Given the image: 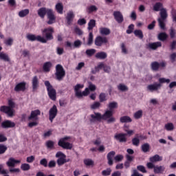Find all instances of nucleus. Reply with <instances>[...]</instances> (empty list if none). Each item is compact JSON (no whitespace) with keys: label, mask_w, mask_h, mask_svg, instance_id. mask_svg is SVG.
I'll list each match as a JSON object with an SVG mask.
<instances>
[{"label":"nucleus","mask_w":176,"mask_h":176,"mask_svg":"<svg viewBox=\"0 0 176 176\" xmlns=\"http://www.w3.org/2000/svg\"><path fill=\"white\" fill-rule=\"evenodd\" d=\"M97 10H98V8L96 6H90L87 8L88 13H93V12H97Z\"/></svg>","instance_id":"41"},{"label":"nucleus","mask_w":176,"mask_h":176,"mask_svg":"<svg viewBox=\"0 0 176 176\" xmlns=\"http://www.w3.org/2000/svg\"><path fill=\"white\" fill-rule=\"evenodd\" d=\"M170 50H175L176 48V41H173L170 44Z\"/></svg>","instance_id":"64"},{"label":"nucleus","mask_w":176,"mask_h":176,"mask_svg":"<svg viewBox=\"0 0 176 176\" xmlns=\"http://www.w3.org/2000/svg\"><path fill=\"white\" fill-rule=\"evenodd\" d=\"M142 115H143L142 110H138V111L134 113L133 118L136 120H138V119H141V118H142Z\"/></svg>","instance_id":"34"},{"label":"nucleus","mask_w":176,"mask_h":176,"mask_svg":"<svg viewBox=\"0 0 176 176\" xmlns=\"http://www.w3.org/2000/svg\"><path fill=\"white\" fill-rule=\"evenodd\" d=\"M0 60H3L6 63L10 62V58H9V55L4 52H0Z\"/></svg>","instance_id":"29"},{"label":"nucleus","mask_w":176,"mask_h":176,"mask_svg":"<svg viewBox=\"0 0 176 176\" xmlns=\"http://www.w3.org/2000/svg\"><path fill=\"white\" fill-rule=\"evenodd\" d=\"M55 9L57 13H58L59 14H63L64 10V6H63L62 3H58L55 6Z\"/></svg>","instance_id":"27"},{"label":"nucleus","mask_w":176,"mask_h":176,"mask_svg":"<svg viewBox=\"0 0 176 176\" xmlns=\"http://www.w3.org/2000/svg\"><path fill=\"white\" fill-rule=\"evenodd\" d=\"M158 81V85H160L161 86H162V85H163V83H170V79L165 78H160Z\"/></svg>","instance_id":"43"},{"label":"nucleus","mask_w":176,"mask_h":176,"mask_svg":"<svg viewBox=\"0 0 176 176\" xmlns=\"http://www.w3.org/2000/svg\"><path fill=\"white\" fill-rule=\"evenodd\" d=\"M56 80L61 81L64 79L65 76V70L63 65L58 64L56 66V72H55Z\"/></svg>","instance_id":"7"},{"label":"nucleus","mask_w":176,"mask_h":176,"mask_svg":"<svg viewBox=\"0 0 176 176\" xmlns=\"http://www.w3.org/2000/svg\"><path fill=\"white\" fill-rule=\"evenodd\" d=\"M63 157H60L57 160V164L59 166H63V164H65L67 163V159H65L66 156L65 155H63Z\"/></svg>","instance_id":"31"},{"label":"nucleus","mask_w":176,"mask_h":176,"mask_svg":"<svg viewBox=\"0 0 176 176\" xmlns=\"http://www.w3.org/2000/svg\"><path fill=\"white\" fill-rule=\"evenodd\" d=\"M27 83L25 82H21L18 83L14 87V91H25V86Z\"/></svg>","instance_id":"19"},{"label":"nucleus","mask_w":176,"mask_h":176,"mask_svg":"<svg viewBox=\"0 0 176 176\" xmlns=\"http://www.w3.org/2000/svg\"><path fill=\"white\" fill-rule=\"evenodd\" d=\"M109 110H107L106 112H110V116L109 118H111V116H113V109H116L118 108V102H111L108 104Z\"/></svg>","instance_id":"15"},{"label":"nucleus","mask_w":176,"mask_h":176,"mask_svg":"<svg viewBox=\"0 0 176 176\" xmlns=\"http://www.w3.org/2000/svg\"><path fill=\"white\" fill-rule=\"evenodd\" d=\"M157 47H162V43L160 41L155 43H150L148 44V48L151 49L152 50H156Z\"/></svg>","instance_id":"23"},{"label":"nucleus","mask_w":176,"mask_h":176,"mask_svg":"<svg viewBox=\"0 0 176 176\" xmlns=\"http://www.w3.org/2000/svg\"><path fill=\"white\" fill-rule=\"evenodd\" d=\"M16 126V124L11 120H6L1 122L2 129H13V127Z\"/></svg>","instance_id":"13"},{"label":"nucleus","mask_w":176,"mask_h":176,"mask_svg":"<svg viewBox=\"0 0 176 176\" xmlns=\"http://www.w3.org/2000/svg\"><path fill=\"white\" fill-rule=\"evenodd\" d=\"M53 32H54V30L52 28H47L42 31V33L45 34V36L46 38L39 35L36 36L35 34H28L26 36V38L31 42H34V41H37V42H41V43H47V41L53 40Z\"/></svg>","instance_id":"1"},{"label":"nucleus","mask_w":176,"mask_h":176,"mask_svg":"<svg viewBox=\"0 0 176 176\" xmlns=\"http://www.w3.org/2000/svg\"><path fill=\"white\" fill-rule=\"evenodd\" d=\"M56 161L51 160L49 162L47 167H49V168H54V167H56Z\"/></svg>","instance_id":"58"},{"label":"nucleus","mask_w":176,"mask_h":176,"mask_svg":"<svg viewBox=\"0 0 176 176\" xmlns=\"http://www.w3.org/2000/svg\"><path fill=\"white\" fill-rule=\"evenodd\" d=\"M45 146L47 149H54V142L52 140H48L46 142Z\"/></svg>","instance_id":"39"},{"label":"nucleus","mask_w":176,"mask_h":176,"mask_svg":"<svg viewBox=\"0 0 176 176\" xmlns=\"http://www.w3.org/2000/svg\"><path fill=\"white\" fill-rule=\"evenodd\" d=\"M32 91H36L39 87V79L37 76H35L32 79Z\"/></svg>","instance_id":"18"},{"label":"nucleus","mask_w":176,"mask_h":176,"mask_svg":"<svg viewBox=\"0 0 176 176\" xmlns=\"http://www.w3.org/2000/svg\"><path fill=\"white\" fill-rule=\"evenodd\" d=\"M111 116L110 111H105L103 115L101 113L94 112V114H91L89 118L90 123H96V122H101V120H107Z\"/></svg>","instance_id":"3"},{"label":"nucleus","mask_w":176,"mask_h":176,"mask_svg":"<svg viewBox=\"0 0 176 176\" xmlns=\"http://www.w3.org/2000/svg\"><path fill=\"white\" fill-rule=\"evenodd\" d=\"M84 164L87 167H90V166H94V161L91 159H85L84 160Z\"/></svg>","instance_id":"38"},{"label":"nucleus","mask_w":176,"mask_h":176,"mask_svg":"<svg viewBox=\"0 0 176 176\" xmlns=\"http://www.w3.org/2000/svg\"><path fill=\"white\" fill-rule=\"evenodd\" d=\"M135 36L139 38V39H144V33H142V30H135L133 32Z\"/></svg>","instance_id":"32"},{"label":"nucleus","mask_w":176,"mask_h":176,"mask_svg":"<svg viewBox=\"0 0 176 176\" xmlns=\"http://www.w3.org/2000/svg\"><path fill=\"white\" fill-rule=\"evenodd\" d=\"M132 144L135 146H138L140 145V139L138 138H134L132 139Z\"/></svg>","instance_id":"56"},{"label":"nucleus","mask_w":176,"mask_h":176,"mask_svg":"<svg viewBox=\"0 0 176 176\" xmlns=\"http://www.w3.org/2000/svg\"><path fill=\"white\" fill-rule=\"evenodd\" d=\"M151 146H149V144L146 143L142 145V152L146 153L149 152Z\"/></svg>","instance_id":"44"},{"label":"nucleus","mask_w":176,"mask_h":176,"mask_svg":"<svg viewBox=\"0 0 176 176\" xmlns=\"http://www.w3.org/2000/svg\"><path fill=\"white\" fill-rule=\"evenodd\" d=\"M164 170H166V167H164V166H157L154 168V173L155 174H163V173H164Z\"/></svg>","instance_id":"24"},{"label":"nucleus","mask_w":176,"mask_h":176,"mask_svg":"<svg viewBox=\"0 0 176 176\" xmlns=\"http://www.w3.org/2000/svg\"><path fill=\"white\" fill-rule=\"evenodd\" d=\"M113 16L118 24H122V23L124 21V18L120 11H114Z\"/></svg>","instance_id":"11"},{"label":"nucleus","mask_w":176,"mask_h":176,"mask_svg":"<svg viewBox=\"0 0 176 176\" xmlns=\"http://www.w3.org/2000/svg\"><path fill=\"white\" fill-rule=\"evenodd\" d=\"M0 111L6 113L9 118H13L14 116V109L8 106H1L0 107Z\"/></svg>","instance_id":"8"},{"label":"nucleus","mask_w":176,"mask_h":176,"mask_svg":"<svg viewBox=\"0 0 176 176\" xmlns=\"http://www.w3.org/2000/svg\"><path fill=\"white\" fill-rule=\"evenodd\" d=\"M44 85L47 87V94L50 100L56 101V100H57V92L54 88H53V85L47 80L45 81Z\"/></svg>","instance_id":"4"},{"label":"nucleus","mask_w":176,"mask_h":176,"mask_svg":"<svg viewBox=\"0 0 176 176\" xmlns=\"http://www.w3.org/2000/svg\"><path fill=\"white\" fill-rule=\"evenodd\" d=\"M126 135H127L126 133H116L114 135V138L116 141H119V142H127V138H126Z\"/></svg>","instance_id":"17"},{"label":"nucleus","mask_w":176,"mask_h":176,"mask_svg":"<svg viewBox=\"0 0 176 176\" xmlns=\"http://www.w3.org/2000/svg\"><path fill=\"white\" fill-rule=\"evenodd\" d=\"M100 102H104V101H107V95L104 93H101L99 95Z\"/></svg>","instance_id":"53"},{"label":"nucleus","mask_w":176,"mask_h":176,"mask_svg":"<svg viewBox=\"0 0 176 176\" xmlns=\"http://www.w3.org/2000/svg\"><path fill=\"white\" fill-rule=\"evenodd\" d=\"M134 30V25L131 24L128 27V30H126V34H132L133 31Z\"/></svg>","instance_id":"60"},{"label":"nucleus","mask_w":176,"mask_h":176,"mask_svg":"<svg viewBox=\"0 0 176 176\" xmlns=\"http://www.w3.org/2000/svg\"><path fill=\"white\" fill-rule=\"evenodd\" d=\"M28 14H30V10L28 9L22 10L19 12V17H25Z\"/></svg>","instance_id":"36"},{"label":"nucleus","mask_w":176,"mask_h":176,"mask_svg":"<svg viewBox=\"0 0 176 176\" xmlns=\"http://www.w3.org/2000/svg\"><path fill=\"white\" fill-rule=\"evenodd\" d=\"M99 32L100 35H109L111 34V30H109L108 28H100L99 29Z\"/></svg>","instance_id":"28"},{"label":"nucleus","mask_w":176,"mask_h":176,"mask_svg":"<svg viewBox=\"0 0 176 176\" xmlns=\"http://www.w3.org/2000/svg\"><path fill=\"white\" fill-rule=\"evenodd\" d=\"M146 89L150 93H153V91H159L162 89V85L158 84V82H154L153 84L148 85Z\"/></svg>","instance_id":"10"},{"label":"nucleus","mask_w":176,"mask_h":176,"mask_svg":"<svg viewBox=\"0 0 176 176\" xmlns=\"http://www.w3.org/2000/svg\"><path fill=\"white\" fill-rule=\"evenodd\" d=\"M41 115V110L36 109L34 111H32L30 113V116L28 117V120H38L39 119L38 116Z\"/></svg>","instance_id":"14"},{"label":"nucleus","mask_w":176,"mask_h":176,"mask_svg":"<svg viewBox=\"0 0 176 176\" xmlns=\"http://www.w3.org/2000/svg\"><path fill=\"white\" fill-rule=\"evenodd\" d=\"M40 164L43 167H47V160L46 158L42 159L41 160H40Z\"/></svg>","instance_id":"59"},{"label":"nucleus","mask_w":176,"mask_h":176,"mask_svg":"<svg viewBox=\"0 0 176 176\" xmlns=\"http://www.w3.org/2000/svg\"><path fill=\"white\" fill-rule=\"evenodd\" d=\"M65 19L67 25H71V24H72V22L74 21V19H75V14H74V11H69L67 13Z\"/></svg>","instance_id":"16"},{"label":"nucleus","mask_w":176,"mask_h":176,"mask_svg":"<svg viewBox=\"0 0 176 176\" xmlns=\"http://www.w3.org/2000/svg\"><path fill=\"white\" fill-rule=\"evenodd\" d=\"M111 172H112V170H111V168H107V170H104L102 171V175L103 176L111 175Z\"/></svg>","instance_id":"55"},{"label":"nucleus","mask_w":176,"mask_h":176,"mask_svg":"<svg viewBox=\"0 0 176 176\" xmlns=\"http://www.w3.org/2000/svg\"><path fill=\"white\" fill-rule=\"evenodd\" d=\"M137 170L138 171H140V173H143V174H146V173H147L146 169L145 168V166H144L142 165L138 166Z\"/></svg>","instance_id":"50"},{"label":"nucleus","mask_w":176,"mask_h":176,"mask_svg":"<svg viewBox=\"0 0 176 176\" xmlns=\"http://www.w3.org/2000/svg\"><path fill=\"white\" fill-rule=\"evenodd\" d=\"M6 151H8V147L3 144H0V155L3 154Z\"/></svg>","instance_id":"57"},{"label":"nucleus","mask_w":176,"mask_h":176,"mask_svg":"<svg viewBox=\"0 0 176 176\" xmlns=\"http://www.w3.org/2000/svg\"><path fill=\"white\" fill-rule=\"evenodd\" d=\"M101 107V103L100 102H94L92 104H91V109H98Z\"/></svg>","instance_id":"45"},{"label":"nucleus","mask_w":176,"mask_h":176,"mask_svg":"<svg viewBox=\"0 0 176 176\" xmlns=\"http://www.w3.org/2000/svg\"><path fill=\"white\" fill-rule=\"evenodd\" d=\"M21 170H23V171H28V170L31 168V166L28 164H22L21 166Z\"/></svg>","instance_id":"49"},{"label":"nucleus","mask_w":176,"mask_h":176,"mask_svg":"<svg viewBox=\"0 0 176 176\" xmlns=\"http://www.w3.org/2000/svg\"><path fill=\"white\" fill-rule=\"evenodd\" d=\"M85 53H86L87 56L91 57V56H93L94 54H96V50L95 49L87 50Z\"/></svg>","instance_id":"52"},{"label":"nucleus","mask_w":176,"mask_h":176,"mask_svg":"<svg viewBox=\"0 0 176 176\" xmlns=\"http://www.w3.org/2000/svg\"><path fill=\"white\" fill-rule=\"evenodd\" d=\"M114 160H116V162H122V160H123V155H116L114 157Z\"/></svg>","instance_id":"63"},{"label":"nucleus","mask_w":176,"mask_h":176,"mask_svg":"<svg viewBox=\"0 0 176 176\" xmlns=\"http://www.w3.org/2000/svg\"><path fill=\"white\" fill-rule=\"evenodd\" d=\"M118 89L120 90V91H127V90H129V87L123 84H119Z\"/></svg>","instance_id":"46"},{"label":"nucleus","mask_w":176,"mask_h":176,"mask_svg":"<svg viewBox=\"0 0 176 176\" xmlns=\"http://www.w3.org/2000/svg\"><path fill=\"white\" fill-rule=\"evenodd\" d=\"M93 39H94L93 32H89V37H88V42H87L88 46H91V45H93Z\"/></svg>","instance_id":"48"},{"label":"nucleus","mask_w":176,"mask_h":176,"mask_svg":"<svg viewBox=\"0 0 176 176\" xmlns=\"http://www.w3.org/2000/svg\"><path fill=\"white\" fill-rule=\"evenodd\" d=\"M94 27H96V20L91 19L88 23V30L91 31V30H93Z\"/></svg>","instance_id":"42"},{"label":"nucleus","mask_w":176,"mask_h":176,"mask_svg":"<svg viewBox=\"0 0 176 176\" xmlns=\"http://www.w3.org/2000/svg\"><path fill=\"white\" fill-rule=\"evenodd\" d=\"M52 67H53V64H52V62H45L43 65V69L44 72H50Z\"/></svg>","instance_id":"22"},{"label":"nucleus","mask_w":176,"mask_h":176,"mask_svg":"<svg viewBox=\"0 0 176 176\" xmlns=\"http://www.w3.org/2000/svg\"><path fill=\"white\" fill-rule=\"evenodd\" d=\"M160 14L161 18L158 19L166 20V19H167V10H166V8L161 9Z\"/></svg>","instance_id":"30"},{"label":"nucleus","mask_w":176,"mask_h":176,"mask_svg":"<svg viewBox=\"0 0 176 176\" xmlns=\"http://www.w3.org/2000/svg\"><path fill=\"white\" fill-rule=\"evenodd\" d=\"M37 13L41 19H45V16L47 14L48 19L47 23L49 24V25L56 23V15H54L53 10L43 7L38 10Z\"/></svg>","instance_id":"2"},{"label":"nucleus","mask_w":176,"mask_h":176,"mask_svg":"<svg viewBox=\"0 0 176 176\" xmlns=\"http://www.w3.org/2000/svg\"><path fill=\"white\" fill-rule=\"evenodd\" d=\"M165 19H158L159 25L161 30H166V23H164Z\"/></svg>","instance_id":"51"},{"label":"nucleus","mask_w":176,"mask_h":176,"mask_svg":"<svg viewBox=\"0 0 176 176\" xmlns=\"http://www.w3.org/2000/svg\"><path fill=\"white\" fill-rule=\"evenodd\" d=\"M154 12H161L163 8V3L161 2H157L153 7Z\"/></svg>","instance_id":"25"},{"label":"nucleus","mask_w":176,"mask_h":176,"mask_svg":"<svg viewBox=\"0 0 176 176\" xmlns=\"http://www.w3.org/2000/svg\"><path fill=\"white\" fill-rule=\"evenodd\" d=\"M77 24H78V25H85V24H86V19H78L77 21Z\"/></svg>","instance_id":"62"},{"label":"nucleus","mask_w":176,"mask_h":176,"mask_svg":"<svg viewBox=\"0 0 176 176\" xmlns=\"http://www.w3.org/2000/svg\"><path fill=\"white\" fill-rule=\"evenodd\" d=\"M69 140H71V137L65 136L59 140L58 142V146H60L63 149H72V144L69 142Z\"/></svg>","instance_id":"6"},{"label":"nucleus","mask_w":176,"mask_h":176,"mask_svg":"<svg viewBox=\"0 0 176 176\" xmlns=\"http://www.w3.org/2000/svg\"><path fill=\"white\" fill-rule=\"evenodd\" d=\"M164 129H166L167 131H173V130H174V124H173V122H168L165 124Z\"/></svg>","instance_id":"37"},{"label":"nucleus","mask_w":176,"mask_h":176,"mask_svg":"<svg viewBox=\"0 0 176 176\" xmlns=\"http://www.w3.org/2000/svg\"><path fill=\"white\" fill-rule=\"evenodd\" d=\"M162 157L159 156V155H155L151 157H150V162L151 163H156V162H162Z\"/></svg>","instance_id":"33"},{"label":"nucleus","mask_w":176,"mask_h":176,"mask_svg":"<svg viewBox=\"0 0 176 176\" xmlns=\"http://www.w3.org/2000/svg\"><path fill=\"white\" fill-rule=\"evenodd\" d=\"M107 160L109 166L113 164V160L112 159V155H107Z\"/></svg>","instance_id":"61"},{"label":"nucleus","mask_w":176,"mask_h":176,"mask_svg":"<svg viewBox=\"0 0 176 176\" xmlns=\"http://www.w3.org/2000/svg\"><path fill=\"white\" fill-rule=\"evenodd\" d=\"M159 68H160V65L159 62H153L151 63V69L153 71H159Z\"/></svg>","instance_id":"35"},{"label":"nucleus","mask_w":176,"mask_h":176,"mask_svg":"<svg viewBox=\"0 0 176 176\" xmlns=\"http://www.w3.org/2000/svg\"><path fill=\"white\" fill-rule=\"evenodd\" d=\"M73 46L76 49H79L82 46V41L80 40H76L74 42Z\"/></svg>","instance_id":"47"},{"label":"nucleus","mask_w":176,"mask_h":176,"mask_svg":"<svg viewBox=\"0 0 176 176\" xmlns=\"http://www.w3.org/2000/svg\"><path fill=\"white\" fill-rule=\"evenodd\" d=\"M95 57L98 60H105L108 57V54L104 52H100L96 54Z\"/></svg>","instance_id":"20"},{"label":"nucleus","mask_w":176,"mask_h":176,"mask_svg":"<svg viewBox=\"0 0 176 176\" xmlns=\"http://www.w3.org/2000/svg\"><path fill=\"white\" fill-rule=\"evenodd\" d=\"M167 34H166V32H161L158 34V39L160 41H166V39H167Z\"/></svg>","instance_id":"40"},{"label":"nucleus","mask_w":176,"mask_h":176,"mask_svg":"<svg viewBox=\"0 0 176 176\" xmlns=\"http://www.w3.org/2000/svg\"><path fill=\"white\" fill-rule=\"evenodd\" d=\"M120 123H131L133 120L129 116H124L120 118Z\"/></svg>","instance_id":"26"},{"label":"nucleus","mask_w":176,"mask_h":176,"mask_svg":"<svg viewBox=\"0 0 176 176\" xmlns=\"http://www.w3.org/2000/svg\"><path fill=\"white\" fill-rule=\"evenodd\" d=\"M84 86L83 85H80V84H77L75 87H74V91L76 94V96L78 98H82V97H87V96H89V94H90V92L89 91V88H85V89L81 92L79 91L80 89H83Z\"/></svg>","instance_id":"5"},{"label":"nucleus","mask_w":176,"mask_h":176,"mask_svg":"<svg viewBox=\"0 0 176 176\" xmlns=\"http://www.w3.org/2000/svg\"><path fill=\"white\" fill-rule=\"evenodd\" d=\"M105 43H108V38H107V37H102L101 36H98L95 39L96 46L100 47Z\"/></svg>","instance_id":"12"},{"label":"nucleus","mask_w":176,"mask_h":176,"mask_svg":"<svg viewBox=\"0 0 176 176\" xmlns=\"http://www.w3.org/2000/svg\"><path fill=\"white\" fill-rule=\"evenodd\" d=\"M19 163H20V160H14V158H10L6 164L8 167H14V166L19 164Z\"/></svg>","instance_id":"21"},{"label":"nucleus","mask_w":176,"mask_h":176,"mask_svg":"<svg viewBox=\"0 0 176 176\" xmlns=\"http://www.w3.org/2000/svg\"><path fill=\"white\" fill-rule=\"evenodd\" d=\"M37 125H38V120H33V122H30L28 124L30 129H32V127H36Z\"/></svg>","instance_id":"54"},{"label":"nucleus","mask_w":176,"mask_h":176,"mask_svg":"<svg viewBox=\"0 0 176 176\" xmlns=\"http://www.w3.org/2000/svg\"><path fill=\"white\" fill-rule=\"evenodd\" d=\"M57 112H58V110H57V106L54 104L49 111V119L51 123H53V120H54L56 116H57Z\"/></svg>","instance_id":"9"}]
</instances>
